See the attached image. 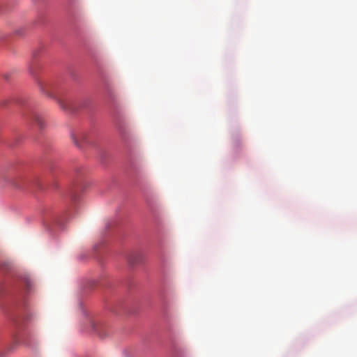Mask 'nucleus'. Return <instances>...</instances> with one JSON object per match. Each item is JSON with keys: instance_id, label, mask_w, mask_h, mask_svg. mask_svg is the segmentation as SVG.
Wrapping results in <instances>:
<instances>
[{"instance_id": "obj_1", "label": "nucleus", "mask_w": 357, "mask_h": 357, "mask_svg": "<svg viewBox=\"0 0 357 357\" xmlns=\"http://www.w3.org/2000/svg\"><path fill=\"white\" fill-rule=\"evenodd\" d=\"M35 343L36 340L29 330L19 328L13 335L12 342L8 347V350L12 351L18 346L32 348Z\"/></svg>"}, {"instance_id": "obj_2", "label": "nucleus", "mask_w": 357, "mask_h": 357, "mask_svg": "<svg viewBox=\"0 0 357 357\" xmlns=\"http://www.w3.org/2000/svg\"><path fill=\"white\" fill-rule=\"evenodd\" d=\"M71 137L74 142V144L79 148H82L86 144L90 143L89 135L85 132L82 131L77 132V134H73Z\"/></svg>"}, {"instance_id": "obj_3", "label": "nucleus", "mask_w": 357, "mask_h": 357, "mask_svg": "<svg viewBox=\"0 0 357 357\" xmlns=\"http://www.w3.org/2000/svg\"><path fill=\"white\" fill-rule=\"evenodd\" d=\"M60 107L68 112H73L76 109L75 102L69 98L59 99L58 101Z\"/></svg>"}, {"instance_id": "obj_4", "label": "nucleus", "mask_w": 357, "mask_h": 357, "mask_svg": "<svg viewBox=\"0 0 357 357\" xmlns=\"http://www.w3.org/2000/svg\"><path fill=\"white\" fill-rule=\"evenodd\" d=\"M33 119L35 122L38 124L40 128H43L44 126L43 118L38 114H34Z\"/></svg>"}, {"instance_id": "obj_5", "label": "nucleus", "mask_w": 357, "mask_h": 357, "mask_svg": "<svg viewBox=\"0 0 357 357\" xmlns=\"http://www.w3.org/2000/svg\"><path fill=\"white\" fill-rule=\"evenodd\" d=\"M46 87H49V86H44L43 84L40 85V90L45 93L48 96H51V93L46 89Z\"/></svg>"}, {"instance_id": "obj_6", "label": "nucleus", "mask_w": 357, "mask_h": 357, "mask_svg": "<svg viewBox=\"0 0 357 357\" xmlns=\"http://www.w3.org/2000/svg\"><path fill=\"white\" fill-rule=\"evenodd\" d=\"M24 285L26 286V287L27 289H29L30 287H31V280L29 279V278H24Z\"/></svg>"}, {"instance_id": "obj_7", "label": "nucleus", "mask_w": 357, "mask_h": 357, "mask_svg": "<svg viewBox=\"0 0 357 357\" xmlns=\"http://www.w3.org/2000/svg\"><path fill=\"white\" fill-rule=\"evenodd\" d=\"M6 291V285L3 283H0V296H1Z\"/></svg>"}]
</instances>
